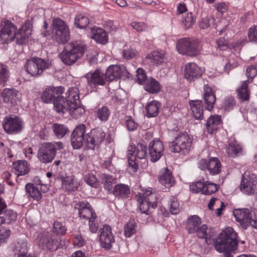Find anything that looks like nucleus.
<instances>
[{"label": "nucleus", "instance_id": "f257e3e1", "mask_svg": "<svg viewBox=\"0 0 257 257\" xmlns=\"http://www.w3.org/2000/svg\"><path fill=\"white\" fill-rule=\"evenodd\" d=\"M237 233L232 228H225L219 234L215 243L216 250L223 253L224 257H232L231 252L236 248Z\"/></svg>", "mask_w": 257, "mask_h": 257}, {"label": "nucleus", "instance_id": "f03ea898", "mask_svg": "<svg viewBox=\"0 0 257 257\" xmlns=\"http://www.w3.org/2000/svg\"><path fill=\"white\" fill-rule=\"evenodd\" d=\"M87 49V45L83 42H71L65 45L64 50L59 54V57L65 65L71 66L83 56Z\"/></svg>", "mask_w": 257, "mask_h": 257}, {"label": "nucleus", "instance_id": "7ed1b4c3", "mask_svg": "<svg viewBox=\"0 0 257 257\" xmlns=\"http://www.w3.org/2000/svg\"><path fill=\"white\" fill-rule=\"evenodd\" d=\"M1 25L2 28L0 31V44L9 43L16 39L17 44H23L29 36L21 29L17 33V27L8 20L3 22Z\"/></svg>", "mask_w": 257, "mask_h": 257}, {"label": "nucleus", "instance_id": "20e7f679", "mask_svg": "<svg viewBox=\"0 0 257 257\" xmlns=\"http://www.w3.org/2000/svg\"><path fill=\"white\" fill-rule=\"evenodd\" d=\"M176 48L180 54L191 57L199 55L202 49L198 40L189 38H183L178 40Z\"/></svg>", "mask_w": 257, "mask_h": 257}, {"label": "nucleus", "instance_id": "39448f33", "mask_svg": "<svg viewBox=\"0 0 257 257\" xmlns=\"http://www.w3.org/2000/svg\"><path fill=\"white\" fill-rule=\"evenodd\" d=\"M63 148V145L61 142L43 143L39 148L38 158L43 163H50L54 159L56 151Z\"/></svg>", "mask_w": 257, "mask_h": 257}, {"label": "nucleus", "instance_id": "423d86ee", "mask_svg": "<svg viewBox=\"0 0 257 257\" xmlns=\"http://www.w3.org/2000/svg\"><path fill=\"white\" fill-rule=\"evenodd\" d=\"M52 33L56 41L59 44H65L70 39V32L65 23L59 18L53 20Z\"/></svg>", "mask_w": 257, "mask_h": 257}, {"label": "nucleus", "instance_id": "0eeeda50", "mask_svg": "<svg viewBox=\"0 0 257 257\" xmlns=\"http://www.w3.org/2000/svg\"><path fill=\"white\" fill-rule=\"evenodd\" d=\"M50 64L48 60L38 57H33L27 61L25 66L27 72L33 76H38L49 67Z\"/></svg>", "mask_w": 257, "mask_h": 257}, {"label": "nucleus", "instance_id": "6e6552de", "mask_svg": "<svg viewBox=\"0 0 257 257\" xmlns=\"http://www.w3.org/2000/svg\"><path fill=\"white\" fill-rule=\"evenodd\" d=\"M78 92V89L76 87L70 88L66 93V97L59 96L54 101V107L58 113H64L68 111L71 107V103H72L75 95L73 94L74 92Z\"/></svg>", "mask_w": 257, "mask_h": 257}, {"label": "nucleus", "instance_id": "1a4fd4ad", "mask_svg": "<svg viewBox=\"0 0 257 257\" xmlns=\"http://www.w3.org/2000/svg\"><path fill=\"white\" fill-rule=\"evenodd\" d=\"M192 140L186 132L179 134L174 141L170 143L169 148L171 152L179 153L190 150Z\"/></svg>", "mask_w": 257, "mask_h": 257}, {"label": "nucleus", "instance_id": "9d476101", "mask_svg": "<svg viewBox=\"0 0 257 257\" xmlns=\"http://www.w3.org/2000/svg\"><path fill=\"white\" fill-rule=\"evenodd\" d=\"M86 126L84 124L77 125L71 135V144L75 149H79L84 144L86 146Z\"/></svg>", "mask_w": 257, "mask_h": 257}, {"label": "nucleus", "instance_id": "9b49d317", "mask_svg": "<svg viewBox=\"0 0 257 257\" xmlns=\"http://www.w3.org/2000/svg\"><path fill=\"white\" fill-rule=\"evenodd\" d=\"M105 75L107 81H110L121 78L125 79L132 77V74L128 71L126 67H121L117 65L109 66L106 70Z\"/></svg>", "mask_w": 257, "mask_h": 257}, {"label": "nucleus", "instance_id": "f8f14e48", "mask_svg": "<svg viewBox=\"0 0 257 257\" xmlns=\"http://www.w3.org/2000/svg\"><path fill=\"white\" fill-rule=\"evenodd\" d=\"M3 126L5 131L8 134L20 133L23 127L22 120L17 115H10L5 117Z\"/></svg>", "mask_w": 257, "mask_h": 257}, {"label": "nucleus", "instance_id": "ddd939ff", "mask_svg": "<svg viewBox=\"0 0 257 257\" xmlns=\"http://www.w3.org/2000/svg\"><path fill=\"white\" fill-rule=\"evenodd\" d=\"M60 241V237L54 232L47 233L41 236L39 245L43 249L55 251L59 247Z\"/></svg>", "mask_w": 257, "mask_h": 257}, {"label": "nucleus", "instance_id": "4468645a", "mask_svg": "<svg viewBox=\"0 0 257 257\" xmlns=\"http://www.w3.org/2000/svg\"><path fill=\"white\" fill-rule=\"evenodd\" d=\"M105 137V133L101 128H97L91 130L86 134V148L93 149L96 145L101 144Z\"/></svg>", "mask_w": 257, "mask_h": 257}, {"label": "nucleus", "instance_id": "2eb2a0df", "mask_svg": "<svg viewBox=\"0 0 257 257\" xmlns=\"http://www.w3.org/2000/svg\"><path fill=\"white\" fill-rule=\"evenodd\" d=\"M64 91V87L62 86L54 87L49 86L47 87L41 94V99L45 103H54V100L61 96Z\"/></svg>", "mask_w": 257, "mask_h": 257}, {"label": "nucleus", "instance_id": "dca6fc26", "mask_svg": "<svg viewBox=\"0 0 257 257\" xmlns=\"http://www.w3.org/2000/svg\"><path fill=\"white\" fill-rule=\"evenodd\" d=\"M85 77L87 80L88 84L90 87H96L98 85L103 86L105 84L107 80L105 73L97 69L93 72H88Z\"/></svg>", "mask_w": 257, "mask_h": 257}, {"label": "nucleus", "instance_id": "f3484780", "mask_svg": "<svg viewBox=\"0 0 257 257\" xmlns=\"http://www.w3.org/2000/svg\"><path fill=\"white\" fill-rule=\"evenodd\" d=\"M99 241L101 246L106 249H109L112 247V243L114 242L111 227L108 225H104L100 229Z\"/></svg>", "mask_w": 257, "mask_h": 257}, {"label": "nucleus", "instance_id": "a211bd4d", "mask_svg": "<svg viewBox=\"0 0 257 257\" xmlns=\"http://www.w3.org/2000/svg\"><path fill=\"white\" fill-rule=\"evenodd\" d=\"M164 150L163 143L160 140L151 141L148 147L150 160L152 162L158 161L163 155Z\"/></svg>", "mask_w": 257, "mask_h": 257}, {"label": "nucleus", "instance_id": "6ab92c4d", "mask_svg": "<svg viewBox=\"0 0 257 257\" xmlns=\"http://www.w3.org/2000/svg\"><path fill=\"white\" fill-rule=\"evenodd\" d=\"M74 209L78 210L79 216L81 218L89 220L91 217H96L90 204L87 201H79L75 205Z\"/></svg>", "mask_w": 257, "mask_h": 257}, {"label": "nucleus", "instance_id": "aec40b11", "mask_svg": "<svg viewBox=\"0 0 257 257\" xmlns=\"http://www.w3.org/2000/svg\"><path fill=\"white\" fill-rule=\"evenodd\" d=\"M233 215L243 229H246L249 226V220L251 214L248 209H235L233 211Z\"/></svg>", "mask_w": 257, "mask_h": 257}, {"label": "nucleus", "instance_id": "412c9836", "mask_svg": "<svg viewBox=\"0 0 257 257\" xmlns=\"http://www.w3.org/2000/svg\"><path fill=\"white\" fill-rule=\"evenodd\" d=\"M203 71L195 63H189L185 65V78L189 82L193 81L200 78Z\"/></svg>", "mask_w": 257, "mask_h": 257}, {"label": "nucleus", "instance_id": "4be33fe9", "mask_svg": "<svg viewBox=\"0 0 257 257\" xmlns=\"http://www.w3.org/2000/svg\"><path fill=\"white\" fill-rule=\"evenodd\" d=\"M2 97L5 103L16 105L20 100L21 94L14 88H5L2 93Z\"/></svg>", "mask_w": 257, "mask_h": 257}, {"label": "nucleus", "instance_id": "5701e85b", "mask_svg": "<svg viewBox=\"0 0 257 257\" xmlns=\"http://www.w3.org/2000/svg\"><path fill=\"white\" fill-rule=\"evenodd\" d=\"M203 98L206 109L211 111L216 101V97L212 88L208 84H205L203 86Z\"/></svg>", "mask_w": 257, "mask_h": 257}, {"label": "nucleus", "instance_id": "b1692460", "mask_svg": "<svg viewBox=\"0 0 257 257\" xmlns=\"http://www.w3.org/2000/svg\"><path fill=\"white\" fill-rule=\"evenodd\" d=\"M75 97L71 104V107L68 111L70 115L75 118H78L82 115L84 112V109L80 106V100L79 98V92H73Z\"/></svg>", "mask_w": 257, "mask_h": 257}, {"label": "nucleus", "instance_id": "393cba45", "mask_svg": "<svg viewBox=\"0 0 257 257\" xmlns=\"http://www.w3.org/2000/svg\"><path fill=\"white\" fill-rule=\"evenodd\" d=\"M197 236L200 238L205 239L207 244H211L215 243L216 239H213V231L212 229H208L206 224H203L200 226L196 230Z\"/></svg>", "mask_w": 257, "mask_h": 257}, {"label": "nucleus", "instance_id": "a878e982", "mask_svg": "<svg viewBox=\"0 0 257 257\" xmlns=\"http://www.w3.org/2000/svg\"><path fill=\"white\" fill-rule=\"evenodd\" d=\"M159 182L166 188H170L175 183L172 172L167 168L162 169V174L159 177Z\"/></svg>", "mask_w": 257, "mask_h": 257}, {"label": "nucleus", "instance_id": "bb28decb", "mask_svg": "<svg viewBox=\"0 0 257 257\" xmlns=\"http://www.w3.org/2000/svg\"><path fill=\"white\" fill-rule=\"evenodd\" d=\"M110 193L118 199H124L128 197L130 189L128 185L119 183L115 185Z\"/></svg>", "mask_w": 257, "mask_h": 257}, {"label": "nucleus", "instance_id": "cd10ccee", "mask_svg": "<svg viewBox=\"0 0 257 257\" xmlns=\"http://www.w3.org/2000/svg\"><path fill=\"white\" fill-rule=\"evenodd\" d=\"M221 122V117L218 115H212L207 119L206 128L210 134H213L218 128Z\"/></svg>", "mask_w": 257, "mask_h": 257}, {"label": "nucleus", "instance_id": "c85d7f7f", "mask_svg": "<svg viewBox=\"0 0 257 257\" xmlns=\"http://www.w3.org/2000/svg\"><path fill=\"white\" fill-rule=\"evenodd\" d=\"M202 223L201 219L197 215L189 216L186 222V229L190 234L195 233Z\"/></svg>", "mask_w": 257, "mask_h": 257}, {"label": "nucleus", "instance_id": "c756f323", "mask_svg": "<svg viewBox=\"0 0 257 257\" xmlns=\"http://www.w3.org/2000/svg\"><path fill=\"white\" fill-rule=\"evenodd\" d=\"M189 104L195 118L197 119H202L203 108L202 101L200 100H190Z\"/></svg>", "mask_w": 257, "mask_h": 257}, {"label": "nucleus", "instance_id": "7c9ffc66", "mask_svg": "<svg viewBox=\"0 0 257 257\" xmlns=\"http://www.w3.org/2000/svg\"><path fill=\"white\" fill-rule=\"evenodd\" d=\"M136 152V148L135 145L130 144L127 150V161L129 167L132 168L135 172L138 169V165L136 160L137 157L136 154H135Z\"/></svg>", "mask_w": 257, "mask_h": 257}, {"label": "nucleus", "instance_id": "2f4dec72", "mask_svg": "<svg viewBox=\"0 0 257 257\" xmlns=\"http://www.w3.org/2000/svg\"><path fill=\"white\" fill-rule=\"evenodd\" d=\"M226 152L229 156L235 158L241 154L242 148L236 140H230Z\"/></svg>", "mask_w": 257, "mask_h": 257}, {"label": "nucleus", "instance_id": "473e14b6", "mask_svg": "<svg viewBox=\"0 0 257 257\" xmlns=\"http://www.w3.org/2000/svg\"><path fill=\"white\" fill-rule=\"evenodd\" d=\"M161 103L157 100H152L146 106V116L150 118L158 115Z\"/></svg>", "mask_w": 257, "mask_h": 257}, {"label": "nucleus", "instance_id": "72a5a7b5", "mask_svg": "<svg viewBox=\"0 0 257 257\" xmlns=\"http://www.w3.org/2000/svg\"><path fill=\"white\" fill-rule=\"evenodd\" d=\"M144 89L150 93L156 94L161 91V85L158 81L151 77L145 83Z\"/></svg>", "mask_w": 257, "mask_h": 257}, {"label": "nucleus", "instance_id": "f704fd0d", "mask_svg": "<svg viewBox=\"0 0 257 257\" xmlns=\"http://www.w3.org/2000/svg\"><path fill=\"white\" fill-rule=\"evenodd\" d=\"M92 35L91 37L96 42L105 44L107 42V37L105 31L99 28H93L92 29Z\"/></svg>", "mask_w": 257, "mask_h": 257}, {"label": "nucleus", "instance_id": "c9c22d12", "mask_svg": "<svg viewBox=\"0 0 257 257\" xmlns=\"http://www.w3.org/2000/svg\"><path fill=\"white\" fill-rule=\"evenodd\" d=\"M211 175H215L220 173L221 165L217 158H211L208 163V169Z\"/></svg>", "mask_w": 257, "mask_h": 257}, {"label": "nucleus", "instance_id": "e433bc0d", "mask_svg": "<svg viewBox=\"0 0 257 257\" xmlns=\"http://www.w3.org/2000/svg\"><path fill=\"white\" fill-rule=\"evenodd\" d=\"M13 168L18 172V176L26 175L30 171L28 163L25 160H18L14 163Z\"/></svg>", "mask_w": 257, "mask_h": 257}, {"label": "nucleus", "instance_id": "4c0bfd02", "mask_svg": "<svg viewBox=\"0 0 257 257\" xmlns=\"http://www.w3.org/2000/svg\"><path fill=\"white\" fill-rule=\"evenodd\" d=\"M27 194L34 199L39 201L42 199V194L38 188L33 184L28 183L25 186Z\"/></svg>", "mask_w": 257, "mask_h": 257}, {"label": "nucleus", "instance_id": "58836bf2", "mask_svg": "<svg viewBox=\"0 0 257 257\" xmlns=\"http://www.w3.org/2000/svg\"><path fill=\"white\" fill-rule=\"evenodd\" d=\"M100 177L102 183L104 186V188L109 192H111L112 184L116 183V179L113 177L111 175L106 174H102Z\"/></svg>", "mask_w": 257, "mask_h": 257}, {"label": "nucleus", "instance_id": "ea45409f", "mask_svg": "<svg viewBox=\"0 0 257 257\" xmlns=\"http://www.w3.org/2000/svg\"><path fill=\"white\" fill-rule=\"evenodd\" d=\"M248 83V80L243 81L241 86L237 90V96L241 101H246L249 99Z\"/></svg>", "mask_w": 257, "mask_h": 257}, {"label": "nucleus", "instance_id": "a19ab883", "mask_svg": "<svg viewBox=\"0 0 257 257\" xmlns=\"http://www.w3.org/2000/svg\"><path fill=\"white\" fill-rule=\"evenodd\" d=\"M62 187L69 192L74 191L77 188V183L74 181V176H66L62 179Z\"/></svg>", "mask_w": 257, "mask_h": 257}, {"label": "nucleus", "instance_id": "79ce46f5", "mask_svg": "<svg viewBox=\"0 0 257 257\" xmlns=\"http://www.w3.org/2000/svg\"><path fill=\"white\" fill-rule=\"evenodd\" d=\"M53 131L58 139L64 137L68 132V128L65 125L55 123L52 126Z\"/></svg>", "mask_w": 257, "mask_h": 257}, {"label": "nucleus", "instance_id": "37998d69", "mask_svg": "<svg viewBox=\"0 0 257 257\" xmlns=\"http://www.w3.org/2000/svg\"><path fill=\"white\" fill-rule=\"evenodd\" d=\"M140 196L150 203L151 205V208L153 209L157 207V195L155 193H153L152 190H146V191Z\"/></svg>", "mask_w": 257, "mask_h": 257}, {"label": "nucleus", "instance_id": "c03bdc74", "mask_svg": "<svg viewBox=\"0 0 257 257\" xmlns=\"http://www.w3.org/2000/svg\"><path fill=\"white\" fill-rule=\"evenodd\" d=\"M240 190L246 194L253 193L254 184L250 179L243 178L240 186Z\"/></svg>", "mask_w": 257, "mask_h": 257}, {"label": "nucleus", "instance_id": "a18cd8bd", "mask_svg": "<svg viewBox=\"0 0 257 257\" xmlns=\"http://www.w3.org/2000/svg\"><path fill=\"white\" fill-rule=\"evenodd\" d=\"M89 21L87 17L82 14L76 16L74 19V25L79 29H84L89 24Z\"/></svg>", "mask_w": 257, "mask_h": 257}, {"label": "nucleus", "instance_id": "49530a36", "mask_svg": "<svg viewBox=\"0 0 257 257\" xmlns=\"http://www.w3.org/2000/svg\"><path fill=\"white\" fill-rule=\"evenodd\" d=\"M110 114L109 109L106 106H103L96 111L97 117L101 121H106L108 120Z\"/></svg>", "mask_w": 257, "mask_h": 257}, {"label": "nucleus", "instance_id": "de8ad7c7", "mask_svg": "<svg viewBox=\"0 0 257 257\" xmlns=\"http://www.w3.org/2000/svg\"><path fill=\"white\" fill-rule=\"evenodd\" d=\"M136 148V156L138 158L142 159L145 158L147 155V145L144 141L139 142Z\"/></svg>", "mask_w": 257, "mask_h": 257}, {"label": "nucleus", "instance_id": "09e8293b", "mask_svg": "<svg viewBox=\"0 0 257 257\" xmlns=\"http://www.w3.org/2000/svg\"><path fill=\"white\" fill-rule=\"evenodd\" d=\"M146 59L150 60L153 64H160L163 61L164 55L157 51H154L148 54Z\"/></svg>", "mask_w": 257, "mask_h": 257}, {"label": "nucleus", "instance_id": "8fccbe9b", "mask_svg": "<svg viewBox=\"0 0 257 257\" xmlns=\"http://www.w3.org/2000/svg\"><path fill=\"white\" fill-rule=\"evenodd\" d=\"M136 222L134 220H131L124 226V234L126 237H131L136 230Z\"/></svg>", "mask_w": 257, "mask_h": 257}, {"label": "nucleus", "instance_id": "3c124183", "mask_svg": "<svg viewBox=\"0 0 257 257\" xmlns=\"http://www.w3.org/2000/svg\"><path fill=\"white\" fill-rule=\"evenodd\" d=\"M219 186L218 185L207 181L204 184L203 194L204 195H211L216 192Z\"/></svg>", "mask_w": 257, "mask_h": 257}, {"label": "nucleus", "instance_id": "603ef678", "mask_svg": "<svg viewBox=\"0 0 257 257\" xmlns=\"http://www.w3.org/2000/svg\"><path fill=\"white\" fill-rule=\"evenodd\" d=\"M9 78V71L6 65H0V85L5 86L6 82Z\"/></svg>", "mask_w": 257, "mask_h": 257}, {"label": "nucleus", "instance_id": "864d4df0", "mask_svg": "<svg viewBox=\"0 0 257 257\" xmlns=\"http://www.w3.org/2000/svg\"><path fill=\"white\" fill-rule=\"evenodd\" d=\"M140 201V209L142 213L149 214L150 213V208L151 205L146 200L144 199L142 197L140 196L139 199H138Z\"/></svg>", "mask_w": 257, "mask_h": 257}, {"label": "nucleus", "instance_id": "5fc2aeb1", "mask_svg": "<svg viewBox=\"0 0 257 257\" xmlns=\"http://www.w3.org/2000/svg\"><path fill=\"white\" fill-rule=\"evenodd\" d=\"M11 234V230L9 229L0 228V245L7 242Z\"/></svg>", "mask_w": 257, "mask_h": 257}, {"label": "nucleus", "instance_id": "6e6d98bb", "mask_svg": "<svg viewBox=\"0 0 257 257\" xmlns=\"http://www.w3.org/2000/svg\"><path fill=\"white\" fill-rule=\"evenodd\" d=\"M4 221L6 223L9 224L12 221H14L17 218V214L13 210H7L3 216Z\"/></svg>", "mask_w": 257, "mask_h": 257}, {"label": "nucleus", "instance_id": "4d7b16f0", "mask_svg": "<svg viewBox=\"0 0 257 257\" xmlns=\"http://www.w3.org/2000/svg\"><path fill=\"white\" fill-rule=\"evenodd\" d=\"M84 181L89 186L96 188L98 186V182L95 176L92 174H88L84 177Z\"/></svg>", "mask_w": 257, "mask_h": 257}, {"label": "nucleus", "instance_id": "13d9d810", "mask_svg": "<svg viewBox=\"0 0 257 257\" xmlns=\"http://www.w3.org/2000/svg\"><path fill=\"white\" fill-rule=\"evenodd\" d=\"M236 103L234 98L232 96H228L225 98L224 101L223 107L224 110L229 111L232 109L235 105Z\"/></svg>", "mask_w": 257, "mask_h": 257}, {"label": "nucleus", "instance_id": "bf43d9fd", "mask_svg": "<svg viewBox=\"0 0 257 257\" xmlns=\"http://www.w3.org/2000/svg\"><path fill=\"white\" fill-rule=\"evenodd\" d=\"M53 231L52 232L58 234H63L66 231V228L62 223L59 221H55L53 224Z\"/></svg>", "mask_w": 257, "mask_h": 257}, {"label": "nucleus", "instance_id": "052dcab7", "mask_svg": "<svg viewBox=\"0 0 257 257\" xmlns=\"http://www.w3.org/2000/svg\"><path fill=\"white\" fill-rule=\"evenodd\" d=\"M204 184V183L201 181L193 182L190 186V190L194 193L201 192L203 194Z\"/></svg>", "mask_w": 257, "mask_h": 257}, {"label": "nucleus", "instance_id": "680f3d73", "mask_svg": "<svg viewBox=\"0 0 257 257\" xmlns=\"http://www.w3.org/2000/svg\"><path fill=\"white\" fill-rule=\"evenodd\" d=\"M195 20L191 13H188L182 20V23L184 24L186 29H189L194 24Z\"/></svg>", "mask_w": 257, "mask_h": 257}, {"label": "nucleus", "instance_id": "e2e57ef3", "mask_svg": "<svg viewBox=\"0 0 257 257\" xmlns=\"http://www.w3.org/2000/svg\"><path fill=\"white\" fill-rule=\"evenodd\" d=\"M246 72L247 77L251 81L257 75V65L254 64L248 66L246 68Z\"/></svg>", "mask_w": 257, "mask_h": 257}, {"label": "nucleus", "instance_id": "0e129e2a", "mask_svg": "<svg viewBox=\"0 0 257 257\" xmlns=\"http://www.w3.org/2000/svg\"><path fill=\"white\" fill-rule=\"evenodd\" d=\"M125 125L129 131H133L137 128L138 124L135 123L131 116H125Z\"/></svg>", "mask_w": 257, "mask_h": 257}, {"label": "nucleus", "instance_id": "69168bd1", "mask_svg": "<svg viewBox=\"0 0 257 257\" xmlns=\"http://www.w3.org/2000/svg\"><path fill=\"white\" fill-rule=\"evenodd\" d=\"M248 37L250 41L257 40V26H253L249 28L248 32Z\"/></svg>", "mask_w": 257, "mask_h": 257}, {"label": "nucleus", "instance_id": "338daca9", "mask_svg": "<svg viewBox=\"0 0 257 257\" xmlns=\"http://www.w3.org/2000/svg\"><path fill=\"white\" fill-rule=\"evenodd\" d=\"M136 72L138 82L140 84L143 83L144 81L146 82L148 79H147V76L145 70L140 68L138 69Z\"/></svg>", "mask_w": 257, "mask_h": 257}, {"label": "nucleus", "instance_id": "774afa93", "mask_svg": "<svg viewBox=\"0 0 257 257\" xmlns=\"http://www.w3.org/2000/svg\"><path fill=\"white\" fill-rule=\"evenodd\" d=\"M96 218L97 216L91 217V219H89V229L92 233H95L98 228V224Z\"/></svg>", "mask_w": 257, "mask_h": 257}]
</instances>
